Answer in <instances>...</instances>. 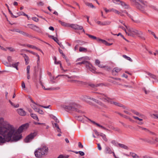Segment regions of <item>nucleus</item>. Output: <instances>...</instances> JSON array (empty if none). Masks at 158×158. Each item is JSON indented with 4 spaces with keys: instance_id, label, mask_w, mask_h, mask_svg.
Segmentation results:
<instances>
[{
    "instance_id": "54",
    "label": "nucleus",
    "mask_w": 158,
    "mask_h": 158,
    "mask_svg": "<svg viewBox=\"0 0 158 158\" xmlns=\"http://www.w3.org/2000/svg\"><path fill=\"white\" fill-rule=\"evenodd\" d=\"M78 146L79 148H83V146L82 144L80 142H79L78 143Z\"/></svg>"
},
{
    "instance_id": "13",
    "label": "nucleus",
    "mask_w": 158,
    "mask_h": 158,
    "mask_svg": "<svg viewBox=\"0 0 158 158\" xmlns=\"http://www.w3.org/2000/svg\"><path fill=\"white\" fill-rule=\"evenodd\" d=\"M69 27L75 30H82L83 28V27L82 26L77 24H70L69 25Z\"/></svg>"
},
{
    "instance_id": "4",
    "label": "nucleus",
    "mask_w": 158,
    "mask_h": 158,
    "mask_svg": "<svg viewBox=\"0 0 158 158\" xmlns=\"http://www.w3.org/2000/svg\"><path fill=\"white\" fill-rule=\"evenodd\" d=\"M131 4L136 8L141 10L143 12H144L145 8L147 6V2L143 0H137L143 5H141L136 2V0H130Z\"/></svg>"
},
{
    "instance_id": "37",
    "label": "nucleus",
    "mask_w": 158,
    "mask_h": 158,
    "mask_svg": "<svg viewBox=\"0 0 158 158\" xmlns=\"http://www.w3.org/2000/svg\"><path fill=\"white\" fill-rule=\"evenodd\" d=\"M123 57L125 59H126L127 60L131 62L132 61V60L130 57H128L126 55H123Z\"/></svg>"
},
{
    "instance_id": "46",
    "label": "nucleus",
    "mask_w": 158,
    "mask_h": 158,
    "mask_svg": "<svg viewBox=\"0 0 158 158\" xmlns=\"http://www.w3.org/2000/svg\"><path fill=\"white\" fill-rule=\"evenodd\" d=\"M118 27L119 28H121L123 30H124L125 31V32L126 34H127V32L126 31L125 28L121 26H119Z\"/></svg>"
},
{
    "instance_id": "61",
    "label": "nucleus",
    "mask_w": 158,
    "mask_h": 158,
    "mask_svg": "<svg viewBox=\"0 0 158 158\" xmlns=\"http://www.w3.org/2000/svg\"><path fill=\"white\" fill-rule=\"evenodd\" d=\"M7 48L9 49L10 52H14L15 51V49L9 47Z\"/></svg>"
},
{
    "instance_id": "21",
    "label": "nucleus",
    "mask_w": 158,
    "mask_h": 158,
    "mask_svg": "<svg viewBox=\"0 0 158 158\" xmlns=\"http://www.w3.org/2000/svg\"><path fill=\"white\" fill-rule=\"evenodd\" d=\"M118 145L120 148H121L123 149H126V150H128V147L126 145L123 144L119 143H118Z\"/></svg>"
},
{
    "instance_id": "7",
    "label": "nucleus",
    "mask_w": 158,
    "mask_h": 158,
    "mask_svg": "<svg viewBox=\"0 0 158 158\" xmlns=\"http://www.w3.org/2000/svg\"><path fill=\"white\" fill-rule=\"evenodd\" d=\"M85 64L87 68L90 71L94 73H96V69L93 67L92 65L88 61H83L81 62H78L76 63L77 65Z\"/></svg>"
},
{
    "instance_id": "33",
    "label": "nucleus",
    "mask_w": 158,
    "mask_h": 158,
    "mask_svg": "<svg viewBox=\"0 0 158 158\" xmlns=\"http://www.w3.org/2000/svg\"><path fill=\"white\" fill-rule=\"evenodd\" d=\"M35 111H37L40 114H44V112L42 110H41L39 109L35 108L34 109Z\"/></svg>"
},
{
    "instance_id": "15",
    "label": "nucleus",
    "mask_w": 158,
    "mask_h": 158,
    "mask_svg": "<svg viewBox=\"0 0 158 158\" xmlns=\"http://www.w3.org/2000/svg\"><path fill=\"white\" fill-rule=\"evenodd\" d=\"M18 114L22 116H24L26 115V112L22 109L19 108L17 109Z\"/></svg>"
},
{
    "instance_id": "51",
    "label": "nucleus",
    "mask_w": 158,
    "mask_h": 158,
    "mask_svg": "<svg viewBox=\"0 0 158 158\" xmlns=\"http://www.w3.org/2000/svg\"><path fill=\"white\" fill-rule=\"evenodd\" d=\"M94 131L95 134L97 136H100V133H99V132H98L97 130H94Z\"/></svg>"
},
{
    "instance_id": "57",
    "label": "nucleus",
    "mask_w": 158,
    "mask_h": 158,
    "mask_svg": "<svg viewBox=\"0 0 158 158\" xmlns=\"http://www.w3.org/2000/svg\"><path fill=\"white\" fill-rule=\"evenodd\" d=\"M21 86L23 89H24L25 88V85L24 81H22V82Z\"/></svg>"
},
{
    "instance_id": "62",
    "label": "nucleus",
    "mask_w": 158,
    "mask_h": 158,
    "mask_svg": "<svg viewBox=\"0 0 158 158\" xmlns=\"http://www.w3.org/2000/svg\"><path fill=\"white\" fill-rule=\"evenodd\" d=\"M104 9L106 13H108L109 12L112 11V10H111V9L108 10L106 8H104Z\"/></svg>"
},
{
    "instance_id": "10",
    "label": "nucleus",
    "mask_w": 158,
    "mask_h": 158,
    "mask_svg": "<svg viewBox=\"0 0 158 158\" xmlns=\"http://www.w3.org/2000/svg\"><path fill=\"white\" fill-rule=\"evenodd\" d=\"M113 2L118 5L120 4L125 9H128L129 7V6L128 5L120 0H114Z\"/></svg>"
},
{
    "instance_id": "26",
    "label": "nucleus",
    "mask_w": 158,
    "mask_h": 158,
    "mask_svg": "<svg viewBox=\"0 0 158 158\" xmlns=\"http://www.w3.org/2000/svg\"><path fill=\"white\" fill-rule=\"evenodd\" d=\"M131 111L134 114L138 115V116L140 117H142V116H143L142 114H141L139 113L138 112L136 111L135 110H131Z\"/></svg>"
},
{
    "instance_id": "64",
    "label": "nucleus",
    "mask_w": 158,
    "mask_h": 158,
    "mask_svg": "<svg viewBox=\"0 0 158 158\" xmlns=\"http://www.w3.org/2000/svg\"><path fill=\"white\" fill-rule=\"evenodd\" d=\"M49 116L53 119H55V118L56 117L55 116L53 115L52 114H50L49 115Z\"/></svg>"
},
{
    "instance_id": "14",
    "label": "nucleus",
    "mask_w": 158,
    "mask_h": 158,
    "mask_svg": "<svg viewBox=\"0 0 158 158\" xmlns=\"http://www.w3.org/2000/svg\"><path fill=\"white\" fill-rule=\"evenodd\" d=\"M28 26H29V27L30 28L35 31L40 32V28L35 25L29 24H28Z\"/></svg>"
},
{
    "instance_id": "3",
    "label": "nucleus",
    "mask_w": 158,
    "mask_h": 158,
    "mask_svg": "<svg viewBox=\"0 0 158 158\" xmlns=\"http://www.w3.org/2000/svg\"><path fill=\"white\" fill-rule=\"evenodd\" d=\"M128 32L127 34L129 36L134 37L135 35H137L142 39L144 40L145 38L143 36V32L140 31L136 30L133 28H127Z\"/></svg>"
},
{
    "instance_id": "36",
    "label": "nucleus",
    "mask_w": 158,
    "mask_h": 158,
    "mask_svg": "<svg viewBox=\"0 0 158 158\" xmlns=\"http://www.w3.org/2000/svg\"><path fill=\"white\" fill-rule=\"evenodd\" d=\"M65 76L69 78H70V79H75L76 78H78V76H75V75L71 76H69L68 75H65Z\"/></svg>"
},
{
    "instance_id": "47",
    "label": "nucleus",
    "mask_w": 158,
    "mask_h": 158,
    "mask_svg": "<svg viewBox=\"0 0 158 158\" xmlns=\"http://www.w3.org/2000/svg\"><path fill=\"white\" fill-rule=\"evenodd\" d=\"M32 19L36 22H37L39 21V19L38 18L35 17H32Z\"/></svg>"
},
{
    "instance_id": "53",
    "label": "nucleus",
    "mask_w": 158,
    "mask_h": 158,
    "mask_svg": "<svg viewBox=\"0 0 158 158\" xmlns=\"http://www.w3.org/2000/svg\"><path fill=\"white\" fill-rule=\"evenodd\" d=\"M7 59L8 62H11L12 61V58L11 56H8L7 57Z\"/></svg>"
},
{
    "instance_id": "39",
    "label": "nucleus",
    "mask_w": 158,
    "mask_h": 158,
    "mask_svg": "<svg viewBox=\"0 0 158 158\" xmlns=\"http://www.w3.org/2000/svg\"><path fill=\"white\" fill-rule=\"evenodd\" d=\"M69 157V155L64 156L63 155H60L57 158H68Z\"/></svg>"
},
{
    "instance_id": "38",
    "label": "nucleus",
    "mask_w": 158,
    "mask_h": 158,
    "mask_svg": "<svg viewBox=\"0 0 158 158\" xmlns=\"http://www.w3.org/2000/svg\"><path fill=\"white\" fill-rule=\"evenodd\" d=\"M48 36L50 38H52V39L53 40H54L55 42L58 41V39H57V38L56 37H54V36H53V35H49Z\"/></svg>"
},
{
    "instance_id": "52",
    "label": "nucleus",
    "mask_w": 158,
    "mask_h": 158,
    "mask_svg": "<svg viewBox=\"0 0 158 158\" xmlns=\"http://www.w3.org/2000/svg\"><path fill=\"white\" fill-rule=\"evenodd\" d=\"M30 65H28L27 68V73H30Z\"/></svg>"
},
{
    "instance_id": "48",
    "label": "nucleus",
    "mask_w": 158,
    "mask_h": 158,
    "mask_svg": "<svg viewBox=\"0 0 158 158\" xmlns=\"http://www.w3.org/2000/svg\"><path fill=\"white\" fill-rule=\"evenodd\" d=\"M76 83L79 85H83L85 83L84 82L82 81L77 80Z\"/></svg>"
},
{
    "instance_id": "58",
    "label": "nucleus",
    "mask_w": 158,
    "mask_h": 158,
    "mask_svg": "<svg viewBox=\"0 0 158 158\" xmlns=\"http://www.w3.org/2000/svg\"><path fill=\"white\" fill-rule=\"evenodd\" d=\"M35 56L37 57V64H38V63L39 62V61L40 60V57L37 54H36Z\"/></svg>"
},
{
    "instance_id": "23",
    "label": "nucleus",
    "mask_w": 158,
    "mask_h": 158,
    "mask_svg": "<svg viewBox=\"0 0 158 158\" xmlns=\"http://www.w3.org/2000/svg\"><path fill=\"white\" fill-rule=\"evenodd\" d=\"M24 58L25 61V64L27 65L29 63V58L26 55H24Z\"/></svg>"
},
{
    "instance_id": "32",
    "label": "nucleus",
    "mask_w": 158,
    "mask_h": 158,
    "mask_svg": "<svg viewBox=\"0 0 158 158\" xmlns=\"http://www.w3.org/2000/svg\"><path fill=\"white\" fill-rule=\"evenodd\" d=\"M81 99L83 100L86 101L87 99H91V98L90 96L85 95L83 96L81 98Z\"/></svg>"
},
{
    "instance_id": "56",
    "label": "nucleus",
    "mask_w": 158,
    "mask_h": 158,
    "mask_svg": "<svg viewBox=\"0 0 158 158\" xmlns=\"http://www.w3.org/2000/svg\"><path fill=\"white\" fill-rule=\"evenodd\" d=\"M78 152H79V153L81 156H83L85 155V153L83 152L79 151Z\"/></svg>"
},
{
    "instance_id": "29",
    "label": "nucleus",
    "mask_w": 158,
    "mask_h": 158,
    "mask_svg": "<svg viewBox=\"0 0 158 158\" xmlns=\"http://www.w3.org/2000/svg\"><path fill=\"white\" fill-rule=\"evenodd\" d=\"M111 23V22L109 21H106L102 22L101 26H105L110 25Z\"/></svg>"
},
{
    "instance_id": "20",
    "label": "nucleus",
    "mask_w": 158,
    "mask_h": 158,
    "mask_svg": "<svg viewBox=\"0 0 158 158\" xmlns=\"http://www.w3.org/2000/svg\"><path fill=\"white\" fill-rule=\"evenodd\" d=\"M86 35H88L89 37L93 40H96L98 42V39H100V38H97L96 36L91 35L87 33H86Z\"/></svg>"
},
{
    "instance_id": "17",
    "label": "nucleus",
    "mask_w": 158,
    "mask_h": 158,
    "mask_svg": "<svg viewBox=\"0 0 158 158\" xmlns=\"http://www.w3.org/2000/svg\"><path fill=\"white\" fill-rule=\"evenodd\" d=\"M89 121H90L92 123H93L95 125H96L98 127H100L103 129H104L105 130H107V129L105 127L102 126L100 125L98 123H96L95 121L91 120L89 119Z\"/></svg>"
},
{
    "instance_id": "42",
    "label": "nucleus",
    "mask_w": 158,
    "mask_h": 158,
    "mask_svg": "<svg viewBox=\"0 0 158 158\" xmlns=\"http://www.w3.org/2000/svg\"><path fill=\"white\" fill-rule=\"evenodd\" d=\"M148 74L149 76L151 78L155 79L156 78V76L155 75L152 74L148 73Z\"/></svg>"
},
{
    "instance_id": "22",
    "label": "nucleus",
    "mask_w": 158,
    "mask_h": 158,
    "mask_svg": "<svg viewBox=\"0 0 158 158\" xmlns=\"http://www.w3.org/2000/svg\"><path fill=\"white\" fill-rule=\"evenodd\" d=\"M30 115L31 117L34 119H35L37 121H39L38 118L36 114H33L32 113H31Z\"/></svg>"
},
{
    "instance_id": "5",
    "label": "nucleus",
    "mask_w": 158,
    "mask_h": 158,
    "mask_svg": "<svg viewBox=\"0 0 158 158\" xmlns=\"http://www.w3.org/2000/svg\"><path fill=\"white\" fill-rule=\"evenodd\" d=\"M60 106L61 108L64 109L67 112L73 111L77 112L79 113H81V111L79 110L78 109L80 106L75 103H71L68 105H62Z\"/></svg>"
},
{
    "instance_id": "12",
    "label": "nucleus",
    "mask_w": 158,
    "mask_h": 158,
    "mask_svg": "<svg viewBox=\"0 0 158 158\" xmlns=\"http://www.w3.org/2000/svg\"><path fill=\"white\" fill-rule=\"evenodd\" d=\"M34 154L35 156L38 158L41 157L42 155H44V152H42V153L40 148H38V150H35V152Z\"/></svg>"
},
{
    "instance_id": "34",
    "label": "nucleus",
    "mask_w": 158,
    "mask_h": 158,
    "mask_svg": "<svg viewBox=\"0 0 158 158\" xmlns=\"http://www.w3.org/2000/svg\"><path fill=\"white\" fill-rule=\"evenodd\" d=\"M87 51V48L82 47H80L79 48V51L80 52H86Z\"/></svg>"
},
{
    "instance_id": "43",
    "label": "nucleus",
    "mask_w": 158,
    "mask_h": 158,
    "mask_svg": "<svg viewBox=\"0 0 158 158\" xmlns=\"http://www.w3.org/2000/svg\"><path fill=\"white\" fill-rule=\"evenodd\" d=\"M111 143L116 146H117V145H118V143L115 140H112L111 142Z\"/></svg>"
},
{
    "instance_id": "59",
    "label": "nucleus",
    "mask_w": 158,
    "mask_h": 158,
    "mask_svg": "<svg viewBox=\"0 0 158 158\" xmlns=\"http://www.w3.org/2000/svg\"><path fill=\"white\" fill-rule=\"evenodd\" d=\"M62 56L63 58H64L65 59L66 62H68V61H69V60L68 59V58L64 54L63 55V56Z\"/></svg>"
},
{
    "instance_id": "25",
    "label": "nucleus",
    "mask_w": 158,
    "mask_h": 158,
    "mask_svg": "<svg viewBox=\"0 0 158 158\" xmlns=\"http://www.w3.org/2000/svg\"><path fill=\"white\" fill-rule=\"evenodd\" d=\"M27 46L29 48H31L33 49H35L36 50L41 51V50L34 46L28 44L27 45Z\"/></svg>"
},
{
    "instance_id": "45",
    "label": "nucleus",
    "mask_w": 158,
    "mask_h": 158,
    "mask_svg": "<svg viewBox=\"0 0 158 158\" xmlns=\"http://www.w3.org/2000/svg\"><path fill=\"white\" fill-rule=\"evenodd\" d=\"M20 34L26 36H28V34L23 31H21Z\"/></svg>"
},
{
    "instance_id": "27",
    "label": "nucleus",
    "mask_w": 158,
    "mask_h": 158,
    "mask_svg": "<svg viewBox=\"0 0 158 158\" xmlns=\"http://www.w3.org/2000/svg\"><path fill=\"white\" fill-rule=\"evenodd\" d=\"M100 136H101L103 139L105 141L107 142L108 141V139L106 137V135L102 133H100Z\"/></svg>"
},
{
    "instance_id": "24",
    "label": "nucleus",
    "mask_w": 158,
    "mask_h": 158,
    "mask_svg": "<svg viewBox=\"0 0 158 158\" xmlns=\"http://www.w3.org/2000/svg\"><path fill=\"white\" fill-rule=\"evenodd\" d=\"M19 64V62H17L15 63L12 64V65L11 66H10L15 68L17 70H18V66Z\"/></svg>"
},
{
    "instance_id": "31",
    "label": "nucleus",
    "mask_w": 158,
    "mask_h": 158,
    "mask_svg": "<svg viewBox=\"0 0 158 158\" xmlns=\"http://www.w3.org/2000/svg\"><path fill=\"white\" fill-rule=\"evenodd\" d=\"M121 70L120 69L118 68H114L112 71V72L113 73H114V72H115L116 73H118Z\"/></svg>"
},
{
    "instance_id": "11",
    "label": "nucleus",
    "mask_w": 158,
    "mask_h": 158,
    "mask_svg": "<svg viewBox=\"0 0 158 158\" xmlns=\"http://www.w3.org/2000/svg\"><path fill=\"white\" fill-rule=\"evenodd\" d=\"M28 127V124H26L22 125L17 130H15V131L18 133H20L21 134V133L22 132L23 130L24 129L27 128Z\"/></svg>"
},
{
    "instance_id": "63",
    "label": "nucleus",
    "mask_w": 158,
    "mask_h": 158,
    "mask_svg": "<svg viewBox=\"0 0 158 158\" xmlns=\"http://www.w3.org/2000/svg\"><path fill=\"white\" fill-rule=\"evenodd\" d=\"M100 61L98 59H96L95 60V64L96 65H98L99 64H100Z\"/></svg>"
},
{
    "instance_id": "30",
    "label": "nucleus",
    "mask_w": 158,
    "mask_h": 158,
    "mask_svg": "<svg viewBox=\"0 0 158 158\" xmlns=\"http://www.w3.org/2000/svg\"><path fill=\"white\" fill-rule=\"evenodd\" d=\"M130 155L132 156L133 158H139V156L134 153L131 152Z\"/></svg>"
},
{
    "instance_id": "50",
    "label": "nucleus",
    "mask_w": 158,
    "mask_h": 158,
    "mask_svg": "<svg viewBox=\"0 0 158 158\" xmlns=\"http://www.w3.org/2000/svg\"><path fill=\"white\" fill-rule=\"evenodd\" d=\"M94 131L95 134L97 136H100V133H99V132H98L97 130H94Z\"/></svg>"
},
{
    "instance_id": "55",
    "label": "nucleus",
    "mask_w": 158,
    "mask_h": 158,
    "mask_svg": "<svg viewBox=\"0 0 158 158\" xmlns=\"http://www.w3.org/2000/svg\"><path fill=\"white\" fill-rule=\"evenodd\" d=\"M25 50L27 52H29L30 53H32V54H33V55H35V56L36 55V54H37V53H35L33 52H32V51H30V50Z\"/></svg>"
},
{
    "instance_id": "19",
    "label": "nucleus",
    "mask_w": 158,
    "mask_h": 158,
    "mask_svg": "<svg viewBox=\"0 0 158 158\" xmlns=\"http://www.w3.org/2000/svg\"><path fill=\"white\" fill-rule=\"evenodd\" d=\"M112 152V151L109 147L107 146L106 147L105 149V153L106 154H111Z\"/></svg>"
},
{
    "instance_id": "2",
    "label": "nucleus",
    "mask_w": 158,
    "mask_h": 158,
    "mask_svg": "<svg viewBox=\"0 0 158 158\" xmlns=\"http://www.w3.org/2000/svg\"><path fill=\"white\" fill-rule=\"evenodd\" d=\"M5 127L6 132H8L9 131H10L11 129H12L13 131V133L11 136V138L12 137L14 140L17 141L21 139L22 136V135L20 133H18L16 132L15 130L14 127L10 124H8L7 123L5 122Z\"/></svg>"
},
{
    "instance_id": "40",
    "label": "nucleus",
    "mask_w": 158,
    "mask_h": 158,
    "mask_svg": "<svg viewBox=\"0 0 158 158\" xmlns=\"http://www.w3.org/2000/svg\"><path fill=\"white\" fill-rule=\"evenodd\" d=\"M111 10H112V11H113L115 14H117L118 15H119L120 14V12L119 11L116 10L114 9H111Z\"/></svg>"
},
{
    "instance_id": "28",
    "label": "nucleus",
    "mask_w": 158,
    "mask_h": 158,
    "mask_svg": "<svg viewBox=\"0 0 158 158\" xmlns=\"http://www.w3.org/2000/svg\"><path fill=\"white\" fill-rule=\"evenodd\" d=\"M98 42L100 43H102L104 44H105L106 45L107 44V42L105 40L100 39H98Z\"/></svg>"
},
{
    "instance_id": "9",
    "label": "nucleus",
    "mask_w": 158,
    "mask_h": 158,
    "mask_svg": "<svg viewBox=\"0 0 158 158\" xmlns=\"http://www.w3.org/2000/svg\"><path fill=\"white\" fill-rule=\"evenodd\" d=\"M122 12H124L125 13H126L127 14V16L130 18L132 21L134 22L135 23H139V21L137 20H134L133 19V17H135V16H136L137 15V13L134 12V11H132L131 13V14H129L128 13L126 10H124V11H122Z\"/></svg>"
},
{
    "instance_id": "60",
    "label": "nucleus",
    "mask_w": 158,
    "mask_h": 158,
    "mask_svg": "<svg viewBox=\"0 0 158 158\" xmlns=\"http://www.w3.org/2000/svg\"><path fill=\"white\" fill-rule=\"evenodd\" d=\"M152 115L155 118L158 119V114H153Z\"/></svg>"
},
{
    "instance_id": "16",
    "label": "nucleus",
    "mask_w": 158,
    "mask_h": 158,
    "mask_svg": "<svg viewBox=\"0 0 158 158\" xmlns=\"http://www.w3.org/2000/svg\"><path fill=\"white\" fill-rule=\"evenodd\" d=\"M40 150L41 151V152H44V155L45 154H47L48 151V147L46 146H43L41 148H40Z\"/></svg>"
},
{
    "instance_id": "35",
    "label": "nucleus",
    "mask_w": 158,
    "mask_h": 158,
    "mask_svg": "<svg viewBox=\"0 0 158 158\" xmlns=\"http://www.w3.org/2000/svg\"><path fill=\"white\" fill-rule=\"evenodd\" d=\"M85 4L89 6L90 7L92 8H95L94 6L92 4V3H89L88 2H85Z\"/></svg>"
},
{
    "instance_id": "6",
    "label": "nucleus",
    "mask_w": 158,
    "mask_h": 158,
    "mask_svg": "<svg viewBox=\"0 0 158 158\" xmlns=\"http://www.w3.org/2000/svg\"><path fill=\"white\" fill-rule=\"evenodd\" d=\"M96 93L99 94V95L97 96V97L100 99L102 100L105 102L107 101L110 102L111 104H114L116 106L123 107V108H125V107L122 104L118 102L111 101L110 99L107 97L104 94L98 92Z\"/></svg>"
},
{
    "instance_id": "18",
    "label": "nucleus",
    "mask_w": 158,
    "mask_h": 158,
    "mask_svg": "<svg viewBox=\"0 0 158 158\" xmlns=\"http://www.w3.org/2000/svg\"><path fill=\"white\" fill-rule=\"evenodd\" d=\"M102 85V84H98L94 85L93 84H89V86H90L91 87L93 88L94 90H96V88L99 86L100 85Z\"/></svg>"
},
{
    "instance_id": "41",
    "label": "nucleus",
    "mask_w": 158,
    "mask_h": 158,
    "mask_svg": "<svg viewBox=\"0 0 158 158\" xmlns=\"http://www.w3.org/2000/svg\"><path fill=\"white\" fill-rule=\"evenodd\" d=\"M59 22H60V23H61V24L62 26H64L65 27H67V26H69L68 24H67L66 23L64 22H63L62 21H60V20L59 21Z\"/></svg>"
},
{
    "instance_id": "49",
    "label": "nucleus",
    "mask_w": 158,
    "mask_h": 158,
    "mask_svg": "<svg viewBox=\"0 0 158 158\" xmlns=\"http://www.w3.org/2000/svg\"><path fill=\"white\" fill-rule=\"evenodd\" d=\"M133 117L135 119H137L138 120L140 121H143V119L141 118H138L137 117L135 116H133Z\"/></svg>"
},
{
    "instance_id": "1",
    "label": "nucleus",
    "mask_w": 158,
    "mask_h": 158,
    "mask_svg": "<svg viewBox=\"0 0 158 158\" xmlns=\"http://www.w3.org/2000/svg\"><path fill=\"white\" fill-rule=\"evenodd\" d=\"M10 131L6 132L5 127V122L3 118H0V134L3 137L0 135V145H3L6 142H8L11 140V136L13 132L12 129Z\"/></svg>"
},
{
    "instance_id": "8",
    "label": "nucleus",
    "mask_w": 158,
    "mask_h": 158,
    "mask_svg": "<svg viewBox=\"0 0 158 158\" xmlns=\"http://www.w3.org/2000/svg\"><path fill=\"white\" fill-rule=\"evenodd\" d=\"M37 132H36L31 133L25 139L24 142L27 143L30 142L34 139V137L37 135Z\"/></svg>"
},
{
    "instance_id": "44",
    "label": "nucleus",
    "mask_w": 158,
    "mask_h": 158,
    "mask_svg": "<svg viewBox=\"0 0 158 158\" xmlns=\"http://www.w3.org/2000/svg\"><path fill=\"white\" fill-rule=\"evenodd\" d=\"M21 13H23V15L26 16L27 17V18H28V19H29V17H28V15H27L24 12H23V11H21V12H19L18 13V15H22L21 14Z\"/></svg>"
}]
</instances>
